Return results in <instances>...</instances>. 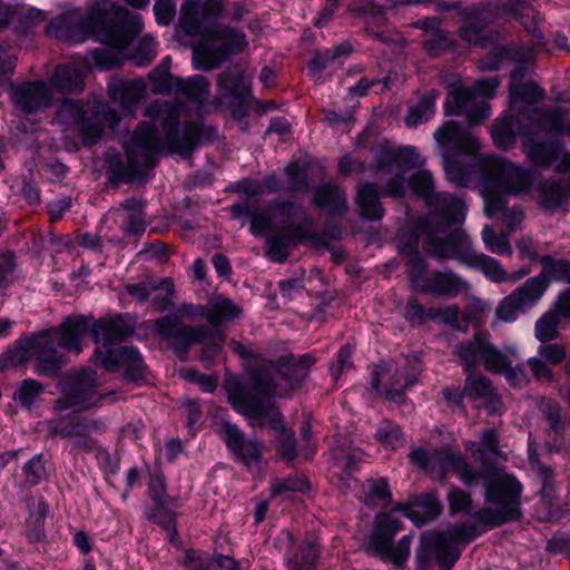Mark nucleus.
Instances as JSON below:
<instances>
[{
    "label": "nucleus",
    "instance_id": "09e8293b",
    "mask_svg": "<svg viewBox=\"0 0 570 570\" xmlns=\"http://www.w3.org/2000/svg\"><path fill=\"white\" fill-rule=\"evenodd\" d=\"M542 413L549 424L550 431L554 434L553 440L562 439L566 432V422L561 415V406L556 402H547L542 406Z\"/></svg>",
    "mask_w": 570,
    "mask_h": 570
},
{
    "label": "nucleus",
    "instance_id": "393cba45",
    "mask_svg": "<svg viewBox=\"0 0 570 570\" xmlns=\"http://www.w3.org/2000/svg\"><path fill=\"white\" fill-rule=\"evenodd\" d=\"M222 426L226 445L238 460L246 465L261 461L264 449L262 443L256 439L247 440L236 424L224 422Z\"/></svg>",
    "mask_w": 570,
    "mask_h": 570
},
{
    "label": "nucleus",
    "instance_id": "680f3d73",
    "mask_svg": "<svg viewBox=\"0 0 570 570\" xmlns=\"http://www.w3.org/2000/svg\"><path fill=\"white\" fill-rule=\"evenodd\" d=\"M527 364L537 382L551 383L554 381V375L551 367L540 356L530 357Z\"/></svg>",
    "mask_w": 570,
    "mask_h": 570
},
{
    "label": "nucleus",
    "instance_id": "c756f323",
    "mask_svg": "<svg viewBox=\"0 0 570 570\" xmlns=\"http://www.w3.org/2000/svg\"><path fill=\"white\" fill-rule=\"evenodd\" d=\"M108 90L111 99L118 102L126 112L131 114L142 99L146 86L141 79L115 80L109 83Z\"/></svg>",
    "mask_w": 570,
    "mask_h": 570
},
{
    "label": "nucleus",
    "instance_id": "b1692460",
    "mask_svg": "<svg viewBox=\"0 0 570 570\" xmlns=\"http://www.w3.org/2000/svg\"><path fill=\"white\" fill-rule=\"evenodd\" d=\"M469 289V283L451 269L431 272L420 286L422 293L448 298L456 297Z\"/></svg>",
    "mask_w": 570,
    "mask_h": 570
},
{
    "label": "nucleus",
    "instance_id": "69168bd1",
    "mask_svg": "<svg viewBox=\"0 0 570 570\" xmlns=\"http://www.w3.org/2000/svg\"><path fill=\"white\" fill-rule=\"evenodd\" d=\"M332 453L335 464L343 471L350 473L357 469L358 458L355 454L348 453L343 446H334Z\"/></svg>",
    "mask_w": 570,
    "mask_h": 570
},
{
    "label": "nucleus",
    "instance_id": "37998d69",
    "mask_svg": "<svg viewBox=\"0 0 570 570\" xmlns=\"http://www.w3.org/2000/svg\"><path fill=\"white\" fill-rule=\"evenodd\" d=\"M301 242L293 237V233L272 235L266 239V255L274 262H284L288 256L291 245Z\"/></svg>",
    "mask_w": 570,
    "mask_h": 570
},
{
    "label": "nucleus",
    "instance_id": "c9c22d12",
    "mask_svg": "<svg viewBox=\"0 0 570 570\" xmlns=\"http://www.w3.org/2000/svg\"><path fill=\"white\" fill-rule=\"evenodd\" d=\"M177 507H173L171 504L165 503L164 507H157L149 509L146 511L147 519L160 525L168 535V539L171 543H178L179 537L176 529V518L177 513L173 510Z\"/></svg>",
    "mask_w": 570,
    "mask_h": 570
},
{
    "label": "nucleus",
    "instance_id": "6e6d98bb",
    "mask_svg": "<svg viewBox=\"0 0 570 570\" xmlns=\"http://www.w3.org/2000/svg\"><path fill=\"white\" fill-rule=\"evenodd\" d=\"M376 439L385 448L395 449L402 443V432L399 425L384 421L377 429Z\"/></svg>",
    "mask_w": 570,
    "mask_h": 570
},
{
    "label": "nucleus",
    "instance_id": "cd10ccee",
    "mask_svg": "<svg viewBox=\"0 0 570 570\" xmlns=\"http://www.w3.org/2000/svg\"><path fill=\"white\" fill-rule=\"evenodd\" d=\"M134 328V323L129 317L119 315L95 322L91 326V335L97 344L111 345L130 336Z\"/></svg>",
    "mask_w": 570,
    "mask_h": 570
},
{
    "label": "nucleus",
    "instance_id": "bf43d9fd",
    "mask_svg": "<svg viewBox=\"0 0 570 570\" xmlns=\"http://www.w3.org/2000/svg\"><path fill=\"white\" fill-rule=\"evenodd\" d=\"M567 347L561 343H542L538 348V356L551 365L561 364L567 357Z\"/></svg>",
    "mask_w": 570,
    "mask_h": 570
},
{
    "label": "nucleus",
    "instance_id": "de8ad7c7",
    "mask_svg": "<svg viewBox=\"0 0 570 570\" xmlns=\"http://www.w3.org/2000/svg\"><path fill=\"white\" fill-rule=\"evenodd\" d=\"M318 558V546L314 539L304 541L299 556L289 561L291 570H313Z\"/></svg>",
    "mask_w": 570,
    "mask_h": 570
},
{
    "label": "nucleus",
    "instance_id": "6ab92c4d",
    "mask_svg": "<svg viewBox=\"0 0 570 570\" xmlns=\"http://www.w3.org/2000/svg\"><path fill=\"white\" fill-rule=\"evenodd\" d=\"M65 397L56 402V409H88L97 404V373L91 368H81L68 374L62 383Z\"/></svg>",
    "mask_w": 570,
    "mask_h": 570
},
{
    "label": "nucleus",
    "instance_id": "5fc2aeb1",
    "mask_svg": "<svg viewBox=\"0 0 570 570\" xmlns=\"http://www.w3.org/2000/svg\"><path fill=\"white\" fill-rule=\"evenodd\" d=\"M43 386L36 380H23L14 393V400L22 406L29 407L36 399L42 393Z\"/></svg>",
    "mask_w": 570,
    "mask_h": 570
},
{
    "label": "nucleus",
    "instance_id": "49530a36",
    "mask_svg": "<svg viewBox=\"0 0 570 570\" xmlns=\"http://www.w3.org/2000/svg\"><path fill=\"white\" fill-rule=\"evenodd\" d=\"M148 495L157 507H164L165 503L173 507H179V499L169 497L166 493V482L163 474H153L148 484Z\"/></svg>",
    "mask_w": 570,
    "mask_h": 570
},
{
    "label": "nucleus",
    "instance_id": "338daca9",
    "mask_svg": "<svg viewBox=\"0 0 570 570\" xmlns=\"http://www.w3.org/2000/svg\"><path fill=\"white\" fill-rule=\"evenodd\" d=\"M285 173L288 178L289 191H303L307 189V177L297 164L293 163L287 165Z\"/></svg>",
    "mask_w": 570,
    "mask_h": 570
},
{
    "label": "nucleus",
    "instance_id": "ddd939ff",
    "mask_svg": "<svg viewBox=\"0 0 570 570\" xmlns=\"http://www.w3.org/2000/svg\"><path fill=\"white\" fill-rule=\"evenodd\" d=\"M402 529V522L392 513H380L374 520V530L366 544V551L384 561H390L395 568H402L411 553L412 535L402 537L393 543L395 534Z\"/></svg>",
    "mask_w": 570,
    "mask_h": 570
},
{
    "label": "nucleus",
    "instance_id": "f704fd0d",
    "mask_svg": "<svg viewBox=\"0 0 570 570\" xmlns=\"http://www.w3.org/2000/svg\"><path fill=\"white\" fill-rule=\"evenodd\" d=\"M542 272L534 278H539L544 284V291L550 281L563 282L570 284V261L554 259L550 255L540 258Z\"/></svg>",
    "mask_w": 570,
    "mask_h": 570
},
{
    "label": "nucleus",
    "instance_id": "39448f33",
    "mask_svg": "<svg viewBox=\"0 0 570 570\" xmlns=\"http://www.w3.org/2000/svg\"><path fill=\"white\" fill-rule=\"evenodd\" d=\"M90 327L89 318L82 315L66 317L58 328L42 331L27 340L24 346H18L13 352L17 362L29 357L37 360L36 372L40 375L53 377L67 365L68 360L57 351L58 345L79 354L82 351V341Z\"/></svg>",
    "mask_w": 570,
    "mask_h": 570
},
{
    "label": "nucleus",
    "instance_id": "c85d7f7f",
    "mask_svg": "<svg viewBox=\"0 0 570 570\" xmlns=\"http://www.w3.org/2000/svg\"><path fill=\"white\" fill-rule=\"evenodd\" d=\"M434 138L442 147L451 146L453 149L473 154L479 148L476 138L455 121H448L434 132Z\"/></svg>",
    "mask_w": 570,
    "mask_h": 570
},
{
    "label": "nucleus",
    "instance_id": "aec40b11",
    "mask_svg": "<svg viewBox=\"0 0 570 570\" xmlns=\"http://www.w3.org/2000/svg\"><path fill=\"white\" fill-rule=\"evenodd\" d=\"M544 294V284L539 278H530L500 301L495 307V318L510 323L533 307Z\"/></svg>",
    "mask_w": 570,
    "mask_h": 570
},
{
    "label": "nucleus",
    "instance_id": "6e6552de",
    "mask_svg": "<svg viewBox=\"0 0 570 570\" xmlns=\"http://www.w3.org/2000/svg\"><path fill=\"white\" fill-rule=\"evenodd\" d=\"M425 252L436 259H456L469 267H476L495 283L510 279L509 274L499 261L472 248L470 237L459 226L444 237H436L432 234L431 239L425 245Z\"/></svg>",
    "mask_w": 570,
    "mask_h": 570
},
{
    "label": "nucleus",
    "instance_id": "e433bc0d",
    "mask_svg": "<svg viewBox=\"0 0 570 570\" xmlns=\"http://www.w3.org/2000/svg\"><path fill=\"white\" fill-rule=\"evenodd\" d=\"M540 204L544 210L554 212L567 200L566 188L554 179L546 180L539 188Z\"/></svg>",
    "mask_w": 570,
    "mask_h": 570
},
{
    "label": "nucleus",
    "instance_id": "0e129e2a",
    "mask_svg": "<svg viewBox=\"0 0 570 570\" xmlns=\"http://www.w3.org/2000/svg\"><path fill=\"white\" fill-rule=\"evenodd\" d=\"M406 266V272L413 286L420 291V286L423 281L422 276L426 271L425 261L415 252L413 256L409 258Z\"/></svg>",
    "mask_w": 570,
    "mask_h": 570
},
{
    "label": "nucleus",
    "instance_id": "58836bf2",
    "mask_svg": "<svg viewBox=\"0 0 570 570\" xmlns=\"http://www.w3.org/2000/svg\"><path fill=\"white\" fill-rule=\"evenodd\" d=\"M218 87L226 96L245 98L249 92L245 77L240 71L226 70L218 76Z\"/></svg>",
    "mask_w": 570,
    "mask_h": 570
},
{
    "label": "nucleus",
    "instance_id": "a878e982",
    "mask_svg": "<svg viewBox=\"0 0 570 570\" xmlns=\"http://www.w3.org/2000/svg\"><path fill=\"white\" fill-rule=\"evenodd\" d=\"M464 382L465 396L475 403L476 407H484L489 413H498L502 409L501 397L492 386L490 379L466 372Z\"/></svg>",
    "mask_w": 570,
    "mask_h": 570
},
{
    "label": "nucleus",
    "instance_id": "4d7b16f0",
    "mask_svg": "<svg viewBox=\"0 0 570 570\" xmlns=\"http://www.w3.org/2000/svg\"><path fill=\"white\" fill-rule=\"evenodd\" d=\"M156 57V42L149 37H142L137 46L136 52L130 56L138 67H145L149 65Z\"/></svg>",
    "mask_w": 570,
    "mask_h": 570
},
{
    "label": "nucleus",
    "instance_id": "bb28decb",
    "mask_svg": "<svg viewBox=\"0 0 570 570\" xmlns=\"http://www.w3.org/2000/svg\"><path fill=\"white\" fill-rule=\"evenodd\" d=\"M13 104L26 114L47 108L51 100V89L42 81L26 82L12 87Z\"/></svg>",
    "mask_w": 570,
    "mask_h": 570
},
{
    "label": "nucleus",
    "instance_id": "79ce46f5",
    "mask_svg": "<svg viewBox=\"0 0 570 570\" xmlns=\"http://www.w3.org/2000/svg\"><path fill=\"white\" fill-rule=\"evenodd\" d=\"M120 206L126 213V230L131 234L144 232L146 228L144 203L139 199L131 198L121 203Z\"/></svg>",
    "mask_w": 570,
    "mask_h": 570
},
{
    "label": "nucleus",
    "instance_id": "774afa93",
    "mask_svg": "<svg viewBox=\"0 0 570 570\" xmlns=\"http://www.w3.org/2000/svg\"><path fill=\"white\" fill-rule=\"evenodd\" d=\"M179 374L188 381L196 382L204 392H214L217 387V380L215 377L200 374L193 368H181Z\"/></svg>",
    "mask_w": 570,
    "mask_h": 570
},
{
    "label": "nucleus",
    "instance_id": "1a4fd4ad",
    "mask_svg": "<svg viewBox=\"0 0 570 570\" xmlns=\"http://www.w3.org/2000/svg\"><path fill=\"white\" fill-rule=\"evenodd\" d=\"M313 225V219L307 215L303 206L291 200H276L268 205L266 210L252 217L250 230L254 235L279 227L283 233H293L297 240H307L313 246L324 245L323 236L307 232Z\"/></svg>",
    "mask_w": 570,
    "mask_h": 570
},
{
    "label": "nucleus",
    "instance_id": "423d86ee",
    "mask_svg": "<svg viewBox=\"0 0 570 570\" xmlns=\"http://www.w3.org/2000/svg\"><path fill=\"white\" fill-rule=\"evenodd\" d=\"M179 27L188 35H200L203 40L194 49L193 60L197 69L209 71L229 55L243 51L247 40L242 31L217 24L203 27L199 0H188L181 7Z\"/></svg>",
    "mask_w": 570,
    "mask_h": 570
},
{
    "label": "nucleus",
    "instance_id": "8fccbe9b",
    "mask_svg": "<svg viewBox=\"0 0 570 570\" xmlns=\"http://www.w3.org/2000/svg\"><path fill=\"white\" fill-rule=\"evenodd\" d=\"M423 47L432 57L441 56L453 47V41L445 30L434 31L425 35Z\"/></svg>",
    "mask_w": 570,
    "mask_h": 570
},
{
    "label": "nucleus",
    "instance_id": "5701e85b",
    "mask_svg": "<svg viewBox=\"0 0 570 570\" xmlns=\"http://www.w3.org/2000/svg\"><path fill=\"white\" fill-rule=\"evenodd\" d=\"M95 355L101 366L109 372L124 370V377L134 382L142 379L146 374V365L138 350L134 347H120L108 350L106 353L97 347Z\"/></svg>",
    "mask_w": 570,
    "mask_h": 570
},
{
    "label": "nucleus",
    "instance_id": "9d476101",
    "mask_svg": "<svg viewBox=\"0 0 570 570\" xmlns=\"http://www.w3.org/2000/svg\"><path fill=\"white\" fill-rule=\"evenodd\" d=\"M534 181L530 169L517 166L502 158H493L489 163L488 178L484 186V212L494 217L507 206L505 198L497 189L511 195L529 193Z\"/></svg>",
    "mask_w": 570,
    "mask_h": 570
},
{
    "label": "nucleus",
    "instance_id": "ea45409f",
    "mask_svg": "<svg viewBox=\"0 0 570 570\" xmlns=\"http://www.w3.org/2000/svg\"><path fill=\"white\" fill-rule=\"evenodd\" d=\"M561 318L550 308L534 324V336L541 343H549L559 337Z\"/></svg>",
    "mask_w": 570,
    "mask_h": 570
},
{
    "label": "nucleus",
    "instance_id": "13d9d810",
    "mask_svg": "<svg viewBox=\"0 0 570 570\" xmlns=\"http://www.w3.org/2000/svg\"><path fill=\"white\" fill-rule=\"evenodd\" d=\"M483 28L484 21L478 16L471 14L460 28V36L468 43L476 45L482 40Z\"/></svg>",
    "mask_w": 570,
    "mask_h": 570
},
{
    "label": "nucleus",
    "instance_id": "4468645a",
    "mask_svg": "<svg viewBox=\"0 0 570 570\" xmlns=\"http://www.w3.org/2000/svg\"><path fill=\"white\" fill-rule=\"evenodd\" d=\"M60 116L72 119L83 145L92 146L102 137L105 127L108 126L115 130L120 118L118 114L110 109L106 104H96L94 106H83L80 101L65 100L61 105Z\"/></svg>",
    "mask_w": 570,
    "mask_h": 570
},
{
    "label": "nucleus",
    "instance_id": "20e7f679",
    "mask_svg": "<svg viewBox=\"0 0 570 570\" xmlns=\"http://www.w3.org/2000/svg\"><path fill=\"white\" fill-rule=\"evenodd\" d=\"M242 308L226 297L215 299L207 309L206 320L209 324L181 326L179 317L163 316L155 321V332L168 342L173 351L183 357L193 344H202V360H212L223 350L226 335L220 325L239 317Z\"/></svg>",
    "mask_w": 570,
    "mask_h": 570
},
{
    "label": "nucleus",
    "instance_id": "a19ab883",
    "mask_svg": "<svg viewBox=\"0 0 570 570\" xmlns=\"http://www.w3.org/2000/svg\"><path fill=\"white\" fill-rule=\"evenodd\" d=\"M438 97L439 92L435 90H431L425 94L422 100L409 110L406 124L409 126H416L430 120L435 112L434 102Z\"/></svg>",
    "mask_w": 570,
    "mask_h": 570
},
{
    "label": "nucleus",
    "instance_id": "412c9836",
    "mask_svg": "<svg viewBox=\"0 0 570 570\" xmlns=\"http://www.w3.org/2000/svg\"><path fill=\"white\" fill-rule=\"evenodd\" d=\"M523 151L529 161L537 167L570 174V151L559 140H527L523 144Z\"/></svg>",
    "mask_w": 570,
    "mask_h": 570
},
{
    "label": "nucleus",
    "instance_id": "7c9ffc66",
    "mask_svg": "<svg viewBox=\"0 0 570 570\" xmlns=\"http://www.w3.org/2000/svg\"><path fill=\"white\" fill-rule=\"evenodd\" d=\"M48 430L52 438L61 436L72 442L75 439L83 436V432L88 430H98V424L86 419H61L49 421Z\"/></svg>",
    "mask_w": 570,
    "mask_h": 570
},
{
    "label": "nucleus",
    "instance_id": "2eb2a0df",
    "mask_svg": "<svg viewBox=\"0 0 570 570\" xmlns=\"http://www.w3.org/2000/svg\"><path fill=\"white\" fill-rule=\"evenodd\" d=\"M421 371V360L417 356L381 362L373 371L372 385L375 390L382 385L385 397L390 402L402 403L405 399V390L416 383Z\"/></svg>",
    "mask_w": 570,
    "mask_h": 570
},
{
    "label": "nucleus",
    "instance_id": "052dcab7",
    "mask_svg": "<svg viewBox=\"0 0 570 570\" xmlns=\"http://www.w3.org/2000/svg\"><path fill=\"white\" fill-rule=\"evenodd\" d=\"M391 498L390 488L385 479L370 480L367 490L364 491L363 502L366 505H373L379 500Z\"/></svg>",
    "mask_w": 570,
    "mask_h": 570
},
{
    "label": "nucleus",
    "instance_id": "0eeeda50",
    "mask_svg": "<svg viewBox=\"0 0 570 570\" xmlns=\"http://www.w3.org/2000/svg\"><path fill=\"white\" fill-rule=\"evenodd\" d=\"M146 116L161 124L169 151L183 157L190 156L198 145L218 138L217 129L203 122H185L180 127L179 108L175 104L157 99L146 108Z\"/></svg>",
    "mask_w": 570,
    "mask_h": 570
},
{
    "label": "nucleus",
    "instance_id": "a211bd4d",
    "mask_svg": "<svg viewBox=\"0 0 570 570\" xmlns=\"http://www.w3.org/2000/svg\"><path fill=\"white\" fill-rule=\"evenodd\" d=\"M163 141L154 125L142 122L129 140L124 142L130 174H141L145 168L156 165V156L161 150Z\"/></svg>",
    "mask_w": 570,
    "mask_h": 570
},
{
    "label": "nucleus",
    "instance_id": "4be33fe9",
    "mask_svg": "<svg viewBox=\"0 0 570 570\" xmlns=\"http://www.w3.org/2000/svg\"><path fill=\"white\" fill-rule=\"evenodd\" d=\"M538 108H531L528 111L519 114L518 119L503 117L495 121L492 127V139L498 147L508 148L513 145L517 135L530 136L544 129L543 120L533 116Z\"/></svg>",
    "mask_w": 570,
    "mask_h": 570
},
{
    "label": "nucleus",
    "instance_id": "4c0bfd02",
    "mask_svg": "<svg viewBox=\"0 0 570 570\" xmlns=\"http://www.w3.org/2000/svg\"><path fill=\"white\" fill-rule=\"evenodd\" d=\"M176 94H181L190 100L204 102L209 96V82L206 77L197 75L188 79L180 78Z\"/></svg>",
    "mask_w": 570,
    "mask_h": 570
},
{
    "label": "nucleus",
    "instance_id": "a18cd8bd",
    "mask_svg": "<svg viewBox=\"0 0 570 570\" xmlns=\"http://www.w3.org/2000/svg\"><path fill=\"white\" fill-rule=\"evenodd\" d=\"M482 240L485 247L499 255H512V247L508 233H495L493 227L485 225L482 229Z\"/></svg>",
    "mask_w": 570,
    "mask_h": 570
},
{
    "label": "nucleus",
    "instance_id": "603ef678",
    "mask_svg": "<svg viewBox=\"0 0 570 570\" xmlns=\"http://www.w3.org/2000/svg\"><path fill=\"white\" fill-rule=\"evenodd\" d=\"M308 485V481L304 475H291L285 479H275L271 484L272 495L283 493L301 492Z\"/></svg>",
    "mask_w": 570,
    "mask_h": 570
},
{
    "label": "nucleus",
    "instance_id": "f03ea898",
    "mask_svg": "<svg viewBox=\"0 0 570 570\" xmlns=\"http://www.w3.org/2000/svg\"><path fill=\"white\" fill-rule=\"evenodd\" d=\"M423 165V160L414 148H395L383 146L373 166L377 178L385 186L382 195L391 197H403L411 188L421 196L434 209L426 214L419 222V230L425 236L423 248L431 239L432 234L436 237H444L464 219V203L446 193H433L432 175L426 170H419L410 178L407 170Z\"/></svg>",
    "mask_w": 570,
    "mask_h": 570
},
{
    "label": "nucleus",
    "instance_id": "473e14b6",
    "mask_svg": "<svg viewBox=\"0 0 570 570\" xmlns=\"http://www.w3.org/2000/svg\"><path fill=\"white\" fill-rule=\"evenodd\" d=\"M314 203L331 214L344 213L346 210V195L334 184H325L316 188Z\"/></svg>",
    "mask_w": 570,
    "mask_h": 570
},
{
    "label": "nucleus",
    "instance_id": "f257e3e1",
    "mask_svg": "<svg viewBox=\"0 0 570 570\" xmlns=\"http://www.w3.org/2000/svg\"><path fill=\"white\" fill-rule=\"evenodd\" d=\"M314 363L315 358L309 354L298 357L284 354L253 371L248 380L232 377L224 384L227 401L248 420L250 426L264 428L268 421L277 433L278 452L283 460L292 461L296 455L294 433L286 429L282 413L272 399L286 397L301 387Z\"/></svg>",
    "mask_w": 570,
    "mask_h": 570
},
{
    "label": "nucleus",
    "instance_id": "2f4dec72",
    "mask_svg": "<svg viewBox=\"0 0 570 570\" xmlns=\"http://www.w3.org/2000/svg\"><path fill=\"white\" fill-rule=\"evenodd\" d=\"M50 83L61 92H78L83 89V71L76 65L59 66Z\"/></svg>",
    "mask_w": 570,
    "mask_h": 570
},
{
    "label": "nucleus",
    "instance_id": "7ed1b4c3",
    "mask_svg": "<svg viewBox=\"0 0 570 570\" xmlns=\"http://www.w3.org/2000/svg\"><path fill=\"white\" fill-rule=\"evenodd\" d=\"M443 462L444 466L451 468L468 487L472 485L476 478L483 480L485 500L493 505L479 510L474 514L476 521L498 527L520 519L522 487L515 478L504 473L484 458L479 472L473 471L461 455L448 451L444 453Z\"/></svg>",
    "mask_w": 570,
    "mask_h": 570
},
{
    "label": "nucleus",
    "instance_id": "9b49d317",
    "mask_svg": "<svg viewBox=\"0 0 570 570\" xmlns=\"http://www.w3.org/2000/svg\"><path fill=\"white\" fill-rule=\"evenodd\" d=\"M117 21L104 27L97 35L100 48L91 52L96 66L101 69H111L122 63L127 56L125 50L134 36L142 30L139 14H130L126 9L116 12Z\"/></svg>",
    "mask_w": 570,
    "mask_h": 570
},
{
    "label": "nucleus",
    "instance_id": "f8f14e48",
    "mask_svg": "<svg viewBox=\"0 0 570 570\" xmlns=\"http://www.w3.org/2000/svg\"><path fill=\"white\" fill-rule=\"evenodd\" d=\"M475 535L473 527L454 528L448 533L423 532L416 552L417 568L426 570L432 561H435L442 568L441 570H450L461 554L458 543L460 541L466 543Z\"/></svg>",
    "mask_w": 570,
    "mask_h": 570
},
{
    "label": "nucleus",
    "instance_id": "e2e57ef3",
    "mask_svg": "<svg viewBox=\"0 0 570 570\" xmlns=\"http://www.w3.org/2000/svg\"><path fill=\"white\" fill-rule=\"evenodd\" d=\"M354 351V346L351 344H345L341 347V350L337 353L336 361L332 363L330 370L332 373V376L335 381H337L341 376V374L345 370H350L353 366L352 363V354Z\"/></svg>",
    "mask_w": 570,
    "mask_h": 570
},
{
    "label": "nucleus",
    "instance_id": "c03bdc74",
    "mask_svg": "<svg viewBox=\"0 0 570 570\" xmlns=\"http://www.w3.org/2000/svg\"><path fill=\"white\" fill-rule=\"evenodd\" d=\"M148 79L154 94H169L176 92L180 78L171 76L167 67L160 66L149 72Z\"/></svg>",
    "mask_w": 570,
    "mask_h": 570
},
{
    "label": "nucleus",
    "instance_id": "3c124183",
    "mask_svg": "<svg viewBox=\"0 0 570 570\" xmlns=\"http://www.w3.org/2000/svg\"><path fill=\"white\" fill-rule=\"evenodd\" d=\"M180 564L185 570H214V557L208 552L187 549Z\"/></svg>",
    "mask_w": 570,
    "mask_h": 570
},
{
    "label": "nucleus",
    "instance_id": "dca6fc26",
    "mask_svg": "<svg viewBox=\"0 0 570 570\" xmlns=\"http://www.w3.org/2000/svg\"><path fill=\"white\" fill-rule=\"evenodd\" d=\"M499 86V78L492 77L476 81L473 86V90L466 87H453L450 91V98L445 104V114L460 115L466 112L469 125H478L483 119L489 117L490 106L487 102H481V105L475 107L474 94L485 98H492L494 97Z\"/></svg>",
    "mask_w": 570,
    "mask_h": 570
},
{
    "label": "nucleus",
    "instance_id": "864d4df0",
    "mask_svg": "<svg viewBox=\"0 0 570 570\" xmlns=\"http://www.w3.org/2000/svg\"><path fill=\"white\" fill-rule=\"evenodd\" d=\"M543 91L535 83L511 85L510 97L513 104L522 100L529 104L538 102L543 98Z\"/></svg>",
    "mask_w": 570,
    "mask_h": 570
},
{
    "label": "nucleus",
    "instance_id": "72a5a7b5",
    "mask_svg": "<svg viewBox=\"0 0 570 570\" xmlns=\"http://www.w3.org/2000/svg\"><path fill=\"white\" fill-rule=\"evenodd\" d=\"M356 202L363 218L380 220L383 217L384 209L379 199L377 187L374 184L368 183L360 187Z\"/></svg>",
    "mask_w": 570,
    "mask_h": 570
},
{
    "label": "nucleus",
    "instance_id": "f3484780",
    "mask_svg": "<svg viewBox=\"0 0 570 570\" xmlns=\"http://www.w3.org/2000/svg\"><path fill=\"white\" fill-rule=\"evenodd\" d=\"M455 354L465 372L474 370L478 358L488 372L500 374L507 370L510 357L499 350L492 342L489 333H476L471 340L456 346Z\"/></svg>",
    "mask_w": 570,
    "mask_h": 570
}]
</instances>
